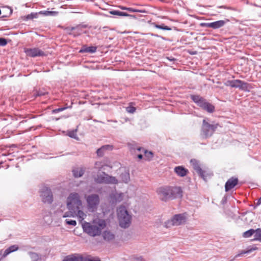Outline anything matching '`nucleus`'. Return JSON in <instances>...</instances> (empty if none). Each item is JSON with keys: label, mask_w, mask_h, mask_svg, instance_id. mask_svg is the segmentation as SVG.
<instances>
[{"label": "nucleus", "mask_w": 261, "mask_h": 261, "mask_svg": "<svg viewBox=\"0 0 261 261\" xmlns=\"http://www.w3.org/2000/svg\"><path fill=\"white\" fill-rule=\"evenodd\" d=\"M84 261H100V260L98 258H94L93 257L88 256L86 257Z\"/></svg>", "instance_id": "c9c22d12"}, {"label": "nucleus", "mask_w": 261, "mask_h": 261, "mask_svg": "<svg viewBox=\"0 0 261 261\" xmlns=\"http://www.w3.org/2000/svg\"><path fill=\"white\" fill-rule=\"evenodd\" d=\"M102 236L103 239L108 241L113 240L115 238L114 234L109 231H104Z\"/></svg>", "instance_id": "393cba45"}, {"label": "nucleus", "mask_w": 261, "mask_h": 261, "mask_svg": "<svg viewBox=\"0 0 261 261\" xmlns=\"http://www.w3.org/2000/svg\"><path fill=\"white\" fill-rule=\"evenodd\" d=\"M63 261H84V258L81 254H74L66 256Z\"/></svg>", "instance_id": "f3484780"}, {"label": "nucleus", "mask_w": 261, "mask_h": 261, "mask_svg": "<svg viewBox=\"0 0 261 261\" xmlns=\"http://www.w3.org/2000/svg\"><path fill=\"white\" fill-rule=\"evenodd\" d=\"M138 158L139 159L141 160V159H143V155L142 154H138Z\"/></svg>", "instance_id": "49530a36"}, {"label": "nucleus", "mask_w": 261, "mask_h": 261, "mask_svg": "<svg viewBox=\"0 0 261 261\" xmlns=\"http://www.w3.org/2000/svg\"><path fill=\"white\" fill-rule=\"evenodd\" d=\"M113 148L112 146L107 145H104L101 147L100 148L98 149L96 153L99 156H102L104 154V151L106 150H112Z\"/></svg>", "instance_id": "5701e85b"}, {"label": "nucleus", "mask_w": 261, "mask_h": 261, "mask_svg": "<svg viewBox=\"0 0 261 261\" xmlns=\"http://www.w3.org/2000/svg\"><path fill=\"white\" fill-rule=\"evenodd\" d=\"M26 55L31 57L45 56V54L38 48H26L24 50Z\"/></svg>", "instance_id": "f8f14e48"}, {"label": "nucleus", "mask_w": 261, "mask_h": 261, "mask_svg": "<svg viewBox=\"0 0 261 261\" xmlns=\"http://www.w3.org/2000/svg\"><path fill=\"white\" fill-rule=\"evenodd\" d=\"M218 126H219L218 123L211 124L204 119L202 121V132L205 138L210 137L212 136Z\"/></svg>", "instance_id": "39448f33"}, {"label": "nucleus", "mask_w": 261, "mask_h": 261, "mask_svg": "<svg viewBox=\"0 0 261 261\" xmlns=\"http://www.w3.org/2000/svg\"><path fill=\"white\" fill-rule=\"evenodd\" d=\"M238 183V179L236 177H231L226 182L225 185V189L226 192H228L233 188Z\"/></svg>", "instance_id": "4468645a"}, {"label": "nucleus", "mask_w": 261, "mask_h": 261, "mask_svg": "<svg viewBox=\"0 0 261 261\" xmlns=\"http://www.w3.org/2000/svg\"><path fill=\"white\" fill-rule=\"evenodd\" d=\"M254 233V229H250L247 231L244 232L242 236L245 238H248L251 237Z\"/></svg>", "instance_id": "c756f323"}, {"label": "nucleus", "mask_w": 261, "mask_h": 261, "mask_svg": "<svg viewBox=\"0 0 261 261\" xmlns=\"http://www.w3.org/2000/svg\"><path fill=\"white\" fill-rule=\"evenodd\" d=\"M94 180L96 182L100 184H116L118 182L117 179L115 177L109 176L103 172L98 174L96 177L94 178Z\"/></svg>", "instance_id": "423d86ee"}, {"label": "nucleus", "mask_w": 261, "mask_h": 261, "mask_svg": "<svg viewBox=\"0 0 261 261\" xmlns=\"http://www.w3.org/2000/svg\"><path fill=\"white\" fill-rule=\"evenodd\" d=\"M190 163L193 169L197 172V173L203 179H205L207 176L206 171L203 170L200 166V164L198 161L196 159H192L190 161Z\"/></svg>", "instance_id": "1a4fd4ad"}, {"label": "nucleus", "mask_w": 261, "mask_h": 261, "mask_svg": "<svg viewBox=\"0 0 261 261\" xmlns=\"http://www.w3.org/2000/svg\"><path fill=\"white\" fill-rule=\"evenodd\" d=\"M74 217L77 216L79 220L80 221H82L84 220V219L86 217V214H85L83 211H81L80 209L76 211L75 214L73 213Z\"/></svg>", "instance_id": "cd10ccee"}, {"label": "nucleus", "mask_w": 261, "mask_h": 261, "mask_svg": "<svg viewBox=\"0 0 261 261\" xmlns=\"http://www.w3.org/2000/svg\"><path fill=\"white\" fill-rule=\"evenodd\" d=\"M138 150H142L144 153V160L146 161H150L153 157V153L152 151H148L144 148H139Z\"/></svg>", "instance_id": "aec40b11"}, {"label": "nucleus", "mask_w": 261, "mask_h": 261, "mask_svg": "<svg viewBox=\"0 0 261 261\" xmlns=\"http://www.w3.org/2000/svg\"><path fill=\"white\" fill-rule=\"evenodd\" d=\"M126 111L128 113H134L135 112L136 108L135 107H134L129 106V107L126 108Z\"/></svg>", "instance_id": "4c0bfd02"}, {"label": "nucleus", "mask_w": 261, "mask_h": 261, "mask_svg": "<svg viewBox=\"0 0 261 261\" xmlns=\"http://www.w3.org/2000/svg\"><path fill=\"white\" fill-rule=\"evenodd\" d=\"M110 13L112 15L121 16V12L117 10H113L110 11Z\"/></svg>", "instance_id": "a19ab883"}, {"label": "nucleus", "mask_w": 261, "mask_h": 261, "mask_svg": "<svg viewBox=\"0 0 261 261\" xmlns=\"http://www.w3.org/2000/svg\"><path fill=\"white\" fill-rule=\"evenodd\" d=\"M119 7L121 10H127V7H125L122 6H119Z\"/></svg>", "instance_id": "c03bdc74"}, {"label": "nucleus", "mask_w": 261, "mask_h": 261, "mask_svg": "<svg viewBox=\"0 0 261 261\" xmlns=\"http://www.w3.org/2000/svg\"><path fill=\"white\" fill-rule=\"evenodd\" d=\"M225 85L232 88H238L244 91H248L250 88L249 84L240 80L227 81Z\"/></svg>", "instance_id": "0eeeda50"}, {"label": "nucleus", "mask_w": 261, "mask_h": 261, "mask_svg": "<svg viewBox=\"0 0 261 261\" xmlns=\"http://www.w3.org/2000/svg\"><path fill=\"white\" fill-rule=\"evenodd\" d=\"M155 27L156 28L162 29V30H171V28H170L168 26L164 25L155 24Z\"/></svg>", "instance_id": "72a5a7b5"}, {"label": "nucleus", "mask_w": 261, "mask_h": 261, "mask_svg": "<svg viewBox=\"0 0 261 261\" xmlns=\"http://www.w3.org/2000/svg\"><path fill=\"white\" fill-rule=\"evenodd\" d=\"M170 199L181 197L182 196V190L180 187H169Z\"/></svg>", "instance_id": "ddd939ff"}, {"label": "nucleus", "mask_w": 261, "mask_h": 261, "mask_svg": "<svg viewBox=\"0 0 261 261\" xmlns=\"http://www.w3.org/2000/svg\"><path fill=\"white\" fill-rule=\"evenodd\" d=\"M156 192L162 200L166 201L170 199L169 187H160L157 189Z\"/></svg>", "instance_id": "9b49d317"}, {"label": "nucleus", "mask_w": 261, "mask_h": 261, "mask_svg": "<svg viewBox=\"0 0 261 261\" xmlns=\"http://www.w3.org/2000/svg\"><path fill=\"white\" fill-rule=\"evenodd\" d=\"M121 16H130L133 18H135V17L133 15H129L125 12H121Z\"/></svg>", "instance_id": "37998d69"}, {"label": "nucleus", "mask_w": 261, "mask_h": 261, "mask_svg": "<svg viewBox=\"0 0 261 261\" xmlns=\"http://www.w3.org/2000/svg\"><path fill=\"white\" fill-rule=\"evenodd\" d=\"M257 248L255 247H252L246 251H242L240 253L238 254L237 255H236V257H239L240 256H241L243 254H246V253H250L254 250H257Z\"/></svg>", "instance_id": "7c9ffc66"}, {"label": "nucleus", "mask_w": 261, "mask_h": 261, "mask_svg": "<svg viewBox=\"0 0 261 261\" xmlns=\"http://www.w3.org/2000/svg\"><path fill=\"white\" fill-rule=\"evenodd\" d=\"M41 196L44 203H51L53 200L52 192L49 188L43 187L41 191Z\"/></svg>", "instance_id": "9d476101"}, {"label": "nucleus", "mask_w": 261, "mask_h": 261, "mask_svg": "<svg viewBox=\"0 0 261 261\" xmlns=\"http://www.w3.org/2000/svg\"><path fill=\"white\" fill-rule=\"evenodd\" d=\"M137 261H145V260L142 257H140L137 259Z\"/></svg>", "instance_id": "a18cd8bd"}, {"label": "nucleus", "mask_w": 261, "mask_h": 261, "mask_svg": "<svg viewBox=\"0 0 261 261\" xmlns=\"http://www.w3.org/2000/svg\"><path fill=\"white\" fill-rule=\"evenodd\" d=\"M127 10L132 12L146 13V11L145 10H138L133 8H127Z\"/></svg>", "instance_id": "473e14b6"}, {"label": "nucleus", "mask_w": 261, "mask_h": 261, "mask_svg": "<svg viewBox=\"0 0 261 261\" xmlns=\"http://www.w3.org/2000/svg\"><path fill=\"white\" fill-rule=\"evenodd\" d=\"M67 205L69 212L66 213L63 217H74L77 210L82 206V201L77 193H71L67 198Z\"/></svg>", "instance_id": "f03ea898"}, {"label": "nucleus", "mask_w": 261, "mask_h": 261, "mask_svg": "<svg viewBox=\"0 0 261 261\" xmlns=\"http://www.w3.org/2000/svg\"><path fill=\"white\" fill-rule=\"evenodd\" d=\"M121 181L124 183H127L129 181V173L127 171H124L120 175Z\"/></svg>", "instance_id": "a878e982"}, {"label": "nucleus", "mask_w": 261, "mask_h": 261, "mask_svg": "<svg viewBox=\"0 0 261 261\" xmlns=\"http://www.w3.org/2000/svg\"><path fill=\"white\" fill-rule=\"evenodd\" d=\"M106 226L105 221L100 219H95L91 223L86 222L82 223L84 230L92 237L99 236Z\"/></svg>", "instance_id": "f257e3e1"}, {"label": "nucleus", "mask_w": 261, "mask_h": 261, "mask_svg": "<svg viewBox=\"0 0 261 261\" xmlns=\"http://www.w3.org/2000/svg\"><path fill=\"white\" fill-rule=\"evenodd\" d=\"M18 248L19 247L17 245H14L10 246L5 250L4 254H3V257H6L10 253L17 251Z\"/></svg>", "instance_id": "412c9836"}, {"label": "nucleus", "mask_w": 261, "mask_h": 261, "mask_svg": "<svg viewBox=\"0 0 261 261\" xmlns=\"http://www.w3.org/2000/svg\"><path fill=\"white\" fill-rule=\"evenodd\" d=\"M97 47L96 46H89L87 47L86 46H83L82 48L80 49V53H94L96 51Z\"/></svg>", "instance_id": "4be33fe9"}, {"label": "nucleus", "mask_w": 261, "mask_h": 261, "mask_svg": "<svg viewBox=\"0 0 261 261\" xmlns=\"http://www.w3.org/2000/svg\"><path fill=\"white\" fill-rule=\"evenodd\" d=\"M71 108V106H70V107H63V108H58V109H55L54 110H53V113H57L58 112H61V111H63L68 108Z\"/></svg>", "instance_id": "f704fd0d"}, {"label": "nucleus", "mask_w": 261, "mask_h": 261, "mask_svg": "<svg viewBox=\"0 0 261 261\" xmlns=\"http://www.w3.org/2000/svg\"><path fill=\"white\" fill-rule=\"evenodd\" d=\"M7 43V40L3 38H0V46H5Z\"/></svg>", "instance_id": "ea45409f"}, {"label": "nucleus", "mask_w": 261, "mask_h": 261, "mask_svg": "<svg viewBox=\"0 0 261 261\" xmlns=\"http://www.w3.org/2000/svg\"><path fill=\"white\" fill-rule=\"evenodd\" d=\"M254 238L251 241H258L261 242V229L257 228L254 230Z\"/></svg>", "instance_id": "bb28decb"}, {"label": "nucleus", "mask_w": 261, "mask_h": 261, "mask_svg": "<svg viewBox=\"0 0 261 261\" xmlns=\"http://www.w3.org/2000/svg\"><path fill=\"white\" fill-rule=\"evenodd\" d=\"M37 17V13H31L30 14L26 16L27 19H32L34 18H36Z\"/></svg>", "instance_id": "e433bc0d"}, {"label": "nucleus", "mask_w": 261, "mask_h": 261, "mask_svg": "<svg viewBox=\"0 0 261 261\" xmlns=\"http://www.w3.org/2000/svg\"><path fill=\"white\" fill-rule=\"evenodd\" d=\"M48 92L43 89H39L38 91H36L35 94L36 96H41L45 95L47 94Z\"/></svg>", "instance_id": "2f4dec72"}, {"label": "nucleus", "mask_w": 261, "mask_h": 261, "mask_svg": "<svg viewBox=\"0 0 261 261\" xmlns=\"http://www.w3.org/2000/svg\"><path fill=\"white\" fill-rule=\"evenodd\" d=\"M174 170L176 174L180 177H184L189 173L188 170L181 166L176 167Z\"/></svg>", "instance_id": "dca6fc26"}, {"label": "nucleus", "mask_w": 261, "mask_h": 261, "mask_svg": "<svg viewBox=\"0 0 261 261\" xmlns=\"http://www.w3.org/2000/svg\"><path fill=\"white\" fill-rule=\"evenodd\" d=\"M88 208L90 211L94 212L99 202V197L97 195L92 194L87 197Z\"/></svg>", "instance_id": "6e6552de"}, {"label": "nucleus", "mask_w": 261, "mask_h": 261, "mask_svg": "<svg viewBox=\"0 0 261 261\" xmlns=\"http://www.w3.org/2000/svg\"><path fill=\"white\" fill-rule=\"evenodd\" d=\"M261 203V197L258 199L257 202V204H260Z\"/></svg>", "instance_id": "de8ad7c7"}, {"label": "nucleus", "mask_w": 261, "mask_h": 261, "mask_svg": "<svg viewBox=\"0 0 261 261\" xmlns=\"http://www.w3.org/2000/svg\"><path fill=\"white\" fill-rule=\"evenodd\" d=\"M191 98L200 108H202L206 101V99L198 95H191Z\"/></svg>", "instance_id": "2eb2a0df"}, {"label": "nucleus", "mask_w": 261, "mask_h": 261, "mask_svg": "<svg viewBox=\"0 0 261 261\" xmlns=\"http://www.w3.org/2000/svg\"><path fill=\"white\" fill-rule=\"evenodd\" d=\"M39 14H42L44 16H48V15L55 16L58 14V12L51 11H41L39 12Z\"/></svg>", "instance_id": "c85d7f7f"}, {"label": "nucleus", "mask_w": 261, "mask_h": 261, "mask_svg": "<svg viewBox=\"0 0 261 261\" xmlns=\"http://www.w3.org/2000/svg\"><path fill=\"white\" fill-rule=\"evenodd\" d=\"M102 166H101V163L100 162H96L95 163V168L98 169V170H100V169L102 168Z\"/></svg>", "instance_id": "79ce46f5"}, {"label": "nucleus", "mask_w": 261, "mask_h": 261, "mask_svg": "<svg viewBox=\"0 0 261 261\" xmlns=\"http://www.w3.org/2000/svg\"><path fill=\"white\" fill-rule=\"evenodd\" d=\"M85 172V169L82 167H76L72 170L73 176L76 177H81Z\"/></svg>", "instance_id": "6ab92c4d"}, {"label": "nucleus", "mask_w": 261, "mask_h": 261, "mask_svg": "<svg viewBox=\"0 0 261 261\" xmlns=\"http://www.w3.org/2000/svg\"><path fill=\"white\" fill-rule=\"evenodd\" d=\"M187 218L185 214H176L173 216L170 219L168 220L165 223V226L166 228H170L173 226H179L186 223Z\"/></svg>", "instance_id": "20e7f679"}, {"label": "nucleus", "mask_w": 261, "mask_h": 261, "mask_svg": "<svg viewBox=\"0 0 261 261\" xmlns=\"http://www.w3.org/2000/svg\"><path fill=\"white\" fill-rule=\"evenodd\" d=\"M201 108L208 113H213L215 110V107L207 101Z\"/></svg>", "instance_id": "b1692460"}, {"label": "nucleus", "mask_w": 261, "mask_h": 261, "mask_svg": "<svg viewBox=\"0 0 261 261\" xmlns=\"http://www.w3.org/2000/svg\"><path fill=\"white\" fill-rule=\"evenodd\" d=\"M117 216L120 226L122 228L128 227L131 223V216L128 214L126 207L120 206L117 210Z\"/></svg>", "instance_id": "7ed1b4c3"}, {"label": "nucleus", "mask_w": 261, "mask_h": 261, "mask_svg": "<svg viewBox=\"0 0 261 261\" xmlns=\"http://www.w3.org/2000/svg\"><path fill=\"white\" fill-rule=\"evenodd\" d=\"M225 21L224 20H219L208 23L207 27L216 29L223 27Z\"/></svg>", "instance_id": "a211bd4d"}, {"label": "nucleus", "mask_w": 261, "mask_h": 261, "mask_svg": "<svg viewBox=\"0 0 261 261\" xmlns=\"http://www.w3.org/2000/svg\"><path fill=\"white\" fill-rule=\"evenodd\" d=\"M66 223L68 224V225H72V226H75L76 224V222L75 220H66Z\"/></svg>", "instance_id": "58836bf2"}]
</instances>
